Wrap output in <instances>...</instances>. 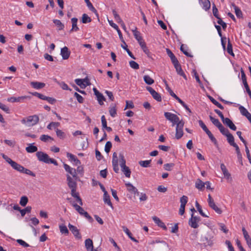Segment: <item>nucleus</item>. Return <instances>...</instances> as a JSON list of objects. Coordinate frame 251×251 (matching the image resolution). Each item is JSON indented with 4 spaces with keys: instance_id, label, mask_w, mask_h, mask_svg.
I'll use <instances>...</instances> for the list:
<instances>
[{
    "instance_id": "nucleus-2",
    "label": "nucleus",
    "mask_w": 251,
    "mask_h": 251,
    "mask_svg": "<svg viewBox=\"0 0 251 251\" xmlns=\"http://www.w3.org/2000/svg\"><path fill=\"white\" fill-rule=\"evenodd\" d=\"M36 155L39 161L41 162H43L47 164H53L55 166L58 165V163L55 159L50 158L49 155L44 152L41 151H37L36 153Z\"/></svg>"
},
{
    "instance_id": "nucleus-26",
    "label": "nucleus",
    "mask_w": 251,
    "mask_h": 251,
    "mask_svg": "<svg viewBox=\"0 0 251 251\" xmlns=\"http://www.w3.org/2000/svg\"><path fill=\"white\" fill-rule=\"evenodd\" d=\"M84 1H85L86 4H87V6H88V7L89 8V9L91 11H92L93 12H94L95 15L98 17H99V14L97 12V10L95 9V8L93 6L92 4L91 3V2L89 0H84Z\"/></svg>"
},
{
    "instance_id": "nucleus-37",
    "label": "nucleus",
    "mask_w": 251,
    "mask_h": 251,
    "mask_svg": "<svg viewBox=\"0 0 251 251\" xmlns=\"http://www.w3.org/2000/svg\"><path fill=\"white\" fill-rule=\"evenodd\" d=\"M122 170L124 172L126 176L127 177H129L130 176L131 171L129 168L126 166L122 167Z\"/></svg>"
},
{
    "instance_id": "nucleus-17",
    "label": "nucleus",
    "mask_w": 251,
    "mask_h": 251,
    "mask_svg": "<svg viewBox=\"0 0 251 251\" xmlns=\"http://www.w3.org/2000/svg\"><path fill=\"white\" fill-rule=\"evenodd\" d=\"M127 190L131 194H136L137 193L138 194L139 192H138V190L130 183H126L125 184Z\"/></svg>"
},
{
    "instance_id": "nucleus-41",
    "label": "nucleus",
    "mask_w": 251,
    "mask_h": 251,
    "mask_svg": "<svg viewBox=\"0 0 251 251\" xmlns=\"http://www.w3.org/2000/svg\"><path fill=\"white\" fill-rule=\"evenodd\" d=\"M206 133L208 136L209 138L211 140V141L215 145L218 146V143L217 141V140L216 138L214 137L212 133L210 130L209 131H207V132H206Z\"/></svg>"
},
{
    "instance_id": "nucleus-29",
    "label": "nucleus",
    "mask_w": 251,
    "mask_h": 251,
    "mask_svg": "<svg viewBox=\"0 0 251 251\" xmlns=\"http://www.w3.org/2000/svg\"><path fill=\"white\" fill-rule=\"evenodd\" d=\"M200 1V0H199ZM202 4V8L205 11L208 10L210 8V2L209 0H201Z\"/></svg>"
},
{
    "instance_id": "nucleus-35",
    "label": "nucleus",
    "mask_w": 251,
    "mask_h": 251,
    "mask_svg": "<svg viewBox=\"0 0 251 251\" xmlns=\"http://www.w3.org/2000/svg\"><path fill=\"white\" fill-rule=\"evenodd\" d=\"M143 78L145 83L148 85H151L154 82V80L148 75H144Z\"/></svg>"
},
{
    "instance_id": "nucleus-43",
    "label": "nucleus",
    "mask_w": 251,
    "mask_h": 251,
    "mask_svg": "<svg viewBox=\"0 0 251 251\" xmlns=\"http://www.w3.org/2000/svg\"><path fill=\"white\" fill-rule=\"evenodd\" d=\"M56 133L57 137L61 139H64L66 137L65 133L61 130L57 128L56 129Z\"/></svg>"
},
{
    "instance_id": "nucleus-5",
    "label": "nucleus",
    "mask_w": 251,
    "mask_h": 251,
    "mask_svg": "<svg viewBox=\"0 0 251 251\" xmlns=\"http://www.w3.org/2000/svg\"><path fill=\"white\" fill-rule=\"evenodd\" d=\"M184 125V122L182 120L180 122L176 124L175 137L177 140L180 139L183 135V128Z\"/></svg>"
},
{
    "instance_id": "nucleus-25",
    "label": "nucleus",
    "mask_w": 251,
    "mask_h": 251,
    "mask_svg": "<svg viewBox=\"0 0 251 251\" xmlns=\"http://www.w3.org/2000/svg\"><path fill=\"white\" fill-rule=\"evenodd\" d=\"M85 246L87 251H91L94 248L92 240L90 239H87L85 241Z\"/></svg>"
},
{
    "instance_id": "nucleus-34",
    "label": "nucleus",
    "mask_w": 251,
    "mask_h": 251,
    "mask_svg": "<svg viewBox=\"0 0 251 251\" xmlns=\"http://www.w3.org/2000/svg\"><path fill=\"white\" fill-rule=\"evenodd\" d=\"M92 20L90 17L86 14H83L82 16L81 22L83 24L90 23Z\"/></svg>"
},
{
    "instance_id": "nucleus-45",
    "label": "nucleus",
    "mask_w": 251,
    "mask_h": 251,
    "mask_svg": "<svg viewBox=\"0 0 251 251\" xmlns=\"http://www.w3.org/2000/svg\"><path fill=\"white\" fill-rule=\"evenodd\" d=\"M151 160H145V161H140L139 162V165L143 167H148L150 166V164H151Z\"/></svg>"
},
{
    "instance_id": "nucleus-9",
    "label": "nucleus",
    "mask_w": 251,
    "mask_h": 251,
    "mask_svg": "<svg viewBox=\"0 0 251 251\" xmlns=\"http://www.w3.org/2000/svg\"><path fill=\"white\" fill-rule=\"evenodd\" d=\"M68 227L75 238L78 239H80L81 238V235L79 232V230L76 226L71 225V224H69Z\"/></svg>"
},
{
    "instance_id": "nucleus-40",
    "label": "nucleus",
    "mask_w": 251,
    "mask_h": 251,
    "mask_svg": "<svg viewBox=\"0 0 251 251\" xmlns=\"http://www.w3.org/2000/svg\"><path fill=\"white\" fill-rule=\"evenodd\" d=\"M59 227L60 232L62 234H65L66 235H68L69 234V231L66 226L61 225L59 226Z\"/></svg>"
},
{
    "instance_id": "nucleus-3",
    "label": "nucleus",
    "mask_w": 251,
    "mask_h": 251,
    "mask_svg": "<svg viewBox=\"0 0 251 251\" xmlns=\"http://www.w3.org/2000/svg\"><path fill=\"white\" fill-rule=\"evenodd\" d=\"M39 121L38 116L34 115L23 118L21 120V123L27 126H31L36 125L39 122Z\"/></svg>"
},
{
    "instance_id": "nucleus-11",
    "label": "nucleus",
    "mask_w": 251,
    "mask_h": 251,
    "mask_svg": "<svg viewBox=\"0 0 251 251\" xmlns=\"http://www.w3.org/2000/svg\"><path fill=\"white\" fill-rule=\"evenodd\" d=\"M67 184L70 189L77 188V183L75 179H74L69 175H66Z\"/></svg>"
},
{
    "instance_id": "nucleus-42",
    "label": "nucleus",
    "mask_w": 251,
    "mask_h": 251,
    "mask_svg": "<svg viewBox=\"0 0 251 251\" xmlns=\"http://www.w3.org/2000/svg\"><path fill=\"white\" fill-rule=\"evenodd\" d=\"M28 201V199L26 196H22L21 198V200L20 201V204L22 206H25L26 205V204L27 203Z\"/></svg>"
},
{
    "instance_id": "nucleus-50",
    "label": "nucleus",
    "mask_w": 251,
    "mask_h": 251,
    "mask_svg": "<svg viewBox=\"0 0 251 251\" xmlns=\"http://www.w3.org/2000/svg\"><path fill=\"white\" fill-rule=\"evenodd\" d=\"M75 81L77 85L80 87L81 88L83 89L85 88V86L83 83V79L77 78L75 79Z\"/></svg>"
},
{
    "instance_id": "nucleus-51",
    "label": "nucleus",
    "mask_w": 251,
    "mask_h": 251,
    "mask_svg": "<svg viewBox=\"0 0 251 251\" xmlns=\"http://www.w3.org/2000/svg\"><path fill=\"white\" fill-rule=\"evenodd\" d=\"M143 50V51L147 54L148 57L149 58H152L151 56V53L148 49V47L146 46V44L144 45V46H142L141 47Z\"/></svg>"
},
{
    "instance_id": "nucleus-24",
    "label": "nucleus",
    "mask_w": 251,
    "mask_h": 251,
    "mask_svg": "<svg viewBox=\"0 0 251 251\" xmlns=\"http://www.w3.org/2000/svg\"><path fill=\"white\" fill-rule=\"evenodd\" d=\"M116 105L114 103H112L109 107V112L110 116L115 117L117 115Z\"/></svg>"
},
{
    "instance_id": "nucleus-48",
    "label": "nucleus",
    "mask_w": 251,
    "mask_h": 251,
    "mask_svg": "<svg viewBox=\"0 0 251 251\" xmlns=\"http://www.w3.org/2000/svg\"><path fill=\"white\" fill-rule=\"evenodd\" d=\"M119 157L121 167L122 168L124 166H126V159H125L123 154L120 153L119 154Z\"/></svg>"
},
{
    "instance_id": "nucleus-7",
    "label": "nucleus",
    "mask_w": 251,
    "mask_h": 251,
    "mask_svg": "<svg viewBox=\"0 0 251 251\" xmlns=\"http://www.w3.org/2000/svg\"><path fill=\"white\" fill-rule=\"evenodd\" d=\"M63 166L65 171L71 175L75 180H79L77 176L76 171L75 169L71 168L67 164H64Z\"/></svg>"
},
{
    "instance_id": "nucleus-28",
    "label": "nucleus",
    "mask_w": 251,
    "mask_h": 251,
    "mask_svg": "<svg viewBox=\"0 0 251 251\" xmlns=\"http://www.w3.org/2000/svg\"><path fill=\"white\" fill-rule=\"evenodd\" d=\"M208 205L217 214H221L222 213V210L216 205L214 201L208 204Z\"/></svg>"
},
{
    "instance_id": "nucleus-57",
    "label": "nucleus",
    "mask_w": 251,
    "mask_h": 251,
    "mask_svg": "<svg viewBox=\"0 0 251 251\" xmlns=\"http://www.w3.org/2000/svg\"><path fill=\"white\" fill-rule=\"evenodd\" d=\"M21 173L28 175L32 176H35V174L33 173L32 171L24 167H23V169L22 170V172Z\"/></svg>"
},
{
    "instance_id": "nucleus-63",
    "label": "nucleus",
    "mask_w": 251,
    "mask_h": 251,
    "mask_svg": "<svg viewBox=\"0 0 251 251\" xmlns=\"http://www.w3.org/2000/svg\"><path fill=\"white\" fill-rule=\"evenodd\" d=\"M174 165V163H167L164 165V168L165 170L170 171Z\"/></svg>"
},
{
    "instance_id": "nucleus-54",
    "label": "nucleus",
    "mask_w": 251,
    "mask_h": 251,
    "mask_svg": "<svg viewBox=\"0 0 251 251\" xmlns=\"http://www.w3.org/2000/svg\"><path fill=\"white\" fill-rule=\"evenodd\" d=\"M97 100L99 102V103L101 105H103V101L105 100V98L103 96V95L101 93L99 96H97Z\"/></svg>"
},
{
    "instance_id": "nucleus-30",
    "label": "nucleus",
    "mask_w": 251,
    "mask_h": 251,
    "mask_svg": "<svg viewBox=\"0 0 251 251\" xmlns=\"http://www.w3.org/2000/svg\"><path fill=\"white\" fill-rule=\"evenodd\" d=\"M221 169L225 177L228 178L230 176V173L228 172L226 166L224 164L222 163L221 164Z\"/></svg>"
},
{
    "instance_id": "nucleus-47",
    "label": "nucleus",
    "mask_w": 251,
    "mask_h": 251,
    "mask_svg": "<svg viewBox=\"0 0 251 251\" xmlns=\"http://www.w3.org/2000/svg\"><path fill=\"white\" fill-rule=\"evenodd\" d=\"M53 23L56 25L58 27L59 30H62L64 27V25L59 20H53Z\"/></svg>"
},
{
    "instance_id": "nucleus-12",
    "label": "nucleus",
    "mask_w": 251,
    "mask_h": 251,
    "mask_svg": "<svg viewBox=\"0 0 251 251\" xmlns=\"http://www.w3.org/2000/svg\"><path fill=\"white\" fill-rule=\"evenodd\" d=\"M173 65H174V67H175L177 74L178 75H180L183 76V77L186 80L187 79L186 75H185L184 73L183 72V70H182L181 65L179 63V62H177L176 63H175Z\"/></svg>"
},
{
    "instance_id": "nucleus-8",
    "label": "nucleus",
    "mask_w": 251,
    "mask_h": 251,
    "mask_svg": "<svg viewBox=\"0 0 251 251\" xmlns=\"http://www.w3.org/2000/svg\"><path fill=\"white\" fill-rule=\"evenodd\" d=\"M146 89L150 93L153 98L158 102L162 100V98L160 94L158 92H156L151 87L147 86Z\"/></svg>"
},
{
    "instance_id": "nucleus-4",
    "label": "nucleus",
    "mask_w": 251,
    "mask_h": 251,
    "mask_svg": "<svg viewBox=\"0 0 251 251\" xmlns=\"http://www.w3.org/2000/svg\"><path fill=\"white\" fill-rule=\"evenodd\" d=\"M75 209L79 213L80 215L83 216L85 217L90 222L92 223L93 222V219L92 217L89 215L87 212L85 211L84 209L80 207L76 203L73 204Z\"/></svg>"
},
{
    "instance_id": "nucleus-49",
    "label": "nucleus",
    "mask_w": 251,
    "mask_h": 251,
    "mask_svg": "<svg viewBox=\"0 0 251 251\" xmlns=\"http://www.w3.org/2000/svg\"><path fill=\"white\" fill-rule=\"evenodd\" d=\"M158 243H160V245L158 246V248L160 250H166L168 248V245L165 241H159Z\"/></svg>"
},
{
    "instance_id": "nucleus-33",
    "label": "nucleus",
    "mask_w": 251,
    "mask_h": 251,
    "mask_svg": "<svg viewBox=\"0 0 251 251\" xmlns=\"http://www.w3.org/2000/svg\"><path fill=\"white\" fill-rule=\"evenodd\" d=\"M209 118L212 123L218 128L221 127V126H222V124L220 122L218 119H215L211 115L209 116Z\"/></svg>"
},
{
    "instance_id": "nucleus-23",
    "label": "nucleus",
    "mask_w": 251,
    "mask_h": 251,
    "mask_svg": "<svg viewBox=\"0 0 251 251\" xmlns=\"http://www.w3.org/2000/svg\"><path fill=\"white\" fill-rule=\"evenodd\" d=\"M77 19L76 18H73L71 19V22L72 23V28L70 30V32L72 31H77L79 30V28L77 26Z\"/></svg>"
},
{
    "instance_id": "nucleus-1",
    "label": "nucleus",
    "mask_w": 251,
    "mask_h": 251,
    "mask_svg": "<svg viewBox=\"0 0 251 251\" xmlns=\"http://www.w3.org/2000/svg\"><path fill=\"white\" fill-rule=\"evenodd\" d=\"M215 233L212 230H207L201 236V245L204 249L212 248L215 243Z\"/></svg>"
},
{
    "instance_id": "nucleus-22",
    "label": "nucleus",
    "mask_w": 251,
    "mask_h": 251,
    "mask_svg": "<svg viewBox=\"0 0 251 251\" xmlns=\"http://www.w3.org/2000/svg\"><path fill=\"white\" fill-rule=\"evenodd\" d=\"M103 201L105 203L107 204L112 209H113L112 203L110 201V196L108 194L107 192H105L104 194H103Z\"/></svg>"
},
{
    "instance_id": "nucleus-64",
    "label": "nucleus",
    "mask_w": 251,
    "mask_h": 251,
    "mask_svg": "<svg viewBox=\"0 0 251 251\" xmlns=\"http://www.w3.org/2000/svg\"><path fill=\"white\" fill-rule=\"evenodd\" d=\"M244 238L246 241V243L249 247V248L251 250V238L250 235H248L247 236L244 237Z\"/></svg>"
},
{
    "instance_id": "nucleus-36",
    "label": "nucleus",
    "mask_w": 251,
    "mask_h": 251,
    "mask_svg": "<svg viewBox=\"0 0 251 251\" xmlns=\"http://www.w3.org/2000/svg\"><path fill=\"white\" fill-rule=\"evenodd\" d=\"M26 98V97H25V96L19 97L18 98H16V97H11V98L8 99V101L12 102H19L21 100H24V99H25Z\"/></svg>"
},
{
    "instance_id": "nucleus-58",
    "label": "nucleus",
    "mask_w": 251,
    "mask_h": 251,
    "mask_svg": "<svg viewBox=\"0 0 251 251\" xmlns=\"http://www.w3.org/2000/svg\"><path fill=\"white\" fill-rule=\"evenodd\" d=\"M221 127H219L218 129L223 135L226 136L229 133V130L225 128L223 125L221 126Z\"/></svg>"
},
{
    "instance_id": "nucleus-61",
    "label": "nucleus",
    "mask_w": 251,
    "mask_h": 251,
    "mask_svg": "<svg viewBox=\"0 0 251 251\" xmlns=\"http://www.w3.org/2000/svg\"><path fill=\"white\" fill-rule=\"evenodd\" d=\"M74 96L76 98L79 103H82L83 102L84 99L83 97L77 93L75 92L74 94Z\"/></svg>"
},
{
    "instance_id": "nucleus-16",
    "label": "nucleus",
    "mask_w": 251,
    "mask_h": 251,
    "mask_svg": "<svg viewBox=\"0 0 251 251\" xmlns=\"http://www.w3.org/2000/svg\"><path fill=\"white\" fill-rule=\"evenodd\" d=\"M67 156L69 158V159L71 161H73L75 165H79L81 164V162L78 158L74 155L72 153L68 152L67 153Z\"/></svg>"
},
{
    "instance_id": "nucleus-13",
    "label": "nucleus",
    "mask_w": 251,
    "mask_h": 251,
    "mask_svg": "<svg viewBox=\"0 0 251 251\" xmlns=\"http://www.w3.org/2000/svg\"><path fill=\"white\" fill-rule=\"evenodd\" d=\"M222 122L225 125H226L227 126H228L231 129L233 130H236V126L233 123L232 121L229 119L228 118H225Z\"/></svg>"
},
{
    "instance_id": "nucleus-18",
    "label": "nucleus",
    "mask_w": 251,
    "mask_h": 251,
    "mask_svg": "<svg viewBox=\"0 0 251 251\" xmlns=\"http://www.w3.org/2000/svg\"><path fill=\"white\" fill-rule=\"evenodd\" d=\"M10 160V164L11 166V167L15 170H17V171H19L20 173H21L22 172V170L23 169L24 167L18 164L16 162L13 161L12 160Z\"/></svg>"
},
{
    "instance_id": "nucleus-62",
    "label": "nucleus",
    "mask_w": 251,
    "mask_h": 251,
    "mask_svg": "<svg viewBox=\"0 0 251 251\" xmlns=\"http://www.w3.org/2000/svg\"><path fill=\"white\" fill-rule=\"evenodd\" d=\"M129 65L130 67L134 69H138L139 68V66L137 63L135 62L134 61H129Z\"/></svg>"
},
{
    "instance_id": "nucleus-31",
    "label": "nucleus",
    "mask_w": 251,
    "mask_h": 251,
    "mask_svg": "<svg viewBox=\"0 0 251 251\" xmlns=\"http://www.w3.org/2000/svg\"><path fill=\"white\" fill-rule=\"evenodd\" d=\"M226 136L227 137V142L230 146H233L234 145H236V144L234 142V138L231 133H229L226 135Z\"/></svg>"
},
{
    "instance_id": "nucleus-44",
    "label": "nucleus",
    "mask_w": 251,
    "mask_h": 251,
    "mask_svg": "<svg viewBox=\"0 0 251 251\" xmlns=\"http://www.w3.org/2000/svg\"><path fill=\"white\" fill-rule=\"evenodd\" d=\"M60 126V123L58 122H51L47 126V128L49 129H51L52 127L54 128H56Z\"/></svg>"
},
{
    "instance_id": "nucleus-46",
    "label": "nucleus",
    "mask_w": 251,
    "mask_h": 251,
    "mask_svg": "<svg viewBox=\"0 0 251 251\" xmlns=\"http://www.w3.org/2000/svg\"><path fill=\"white\" fill-rule=\"evenodd\" d=\"M31 209H32V208L31 206H28L26 207H25V209H21V212H20L21 216L22 217H24L26 213H30L31 212Z\"/></svg>"
},
{
    "instance_id": "nucleus-38",
    "label": "nucleus",
    "mask_w": 251,
    "mask_h": 251,
    "mask_svg": "<svg viewBox=\"0 0 251 251\" xmlns=\"http://www.w3.org/2000/svg\"><path fill=\"white\" fill-rule=\"evenodd\" d=\"M227 52L231 55L234 56V54L232 50V45L230 42L229 39H228V44L227 47Z\"/></svg>"
},
{
    "instance_id": "nucleus-56",
    "label": "nucleus",
    "mask_w": 251,
    "mask_h": 251,
    "mask_svg": "<svg viewBox=\"0 0 251 251\" xmlns=\"http://www.w3.org/2000/svg\"><path fill=\"white\" fill-rule=\"evenodd\" d=\"M21 173L28 175L32 176H35V174L33 173L32 171L24 167H23V169L22 170V172Z\"/></svg>"
},
{
    "instance_id": "nucleus-15",
    "label": "nucleus",
    "mask_w": 251,
    "mask_h": 251,
    "mask_svg": "<svg viewBox=\"0 0 251 251\" xmlns=\"http://www.w3.org/2000/svg\"><path fill=\"white\" fill-rule=\"evenodd\" d=\"M152 220L154 222L155 224H156L158 226L162 228L163 229L166 230L167 229V228L166 226H165V224L162 222L159 218L153 216L152 217Z\"/></svg>"
},
{
    "instance_id": "nucleus-52",
    "label": "nucleus",
    "mask_w": 251,
    "mask_h": 251,
    "mask_svg": "<svg viewBox=\"0 0 251 251\" xmlns=\"http://www.w3.org/2000/svg\"><path fill=\"white\" fill-rule=\"evenodd\" d=\"M40 140L44 142H47L49 139L53 140V139L50 136L48 135H42L40 138Z\"/></svg>"
},
{
    "instance_id": "nucleus-21",
    "label": "nucleus",
    "mask_w": 251,
    "mask_h": 251,
    "mask_svg": "<svg viewBox=\"0 0 251 251\" xmlns=\"http://www.w3.org/2000/svg\"><path fill=\"white\" fill-rule=\"evenodd\" d=\"M30 85L35 89H39L45 87V84L43 82L37 81H32L30 82Z\"/></svg>"
},
{
    "instance_id": "nucleus-32",
    "label": "nucleus",
    "mask_w": 251,
    "mask_h": 251,
    "mask_svg": "<svg viewBox=\"0 0 251 251\" xmlns=\"http://www.w3.org/2000/svg\"><path fill=\"white\" fill-rule=\"evenodd\" d=\"M38 148L36 146H33L32 144L27 147L25 148L26 151L28 153H33L37 151Z\"/></svg>"
},
{
    "instance_id": "nucleus-59",
    "label": "nucleus",
    "mask_w": 251,
    "mask_h": 251,
    "mask_svg": "<svg viewBox=\"0 0 251 251\" xmlns=\"http://www.w3.org/2000/svg\"><path fill=\"white\" fill-rule=\"evenodd\" d=\"M239 109L241 114L244 116H245L246 115L249 113L248 111L243 106H240L239 107Z\"/></svg>"
},
{
    "instance_id": "nucleus-6",
    "label": "nucleus",
    "mask_w": 251,
    "mask_h": 251,
    "mask_svg": "<svg viewBox=\"0 0 251 251\" xmlns=\"http://www.w3.org/2000/svg\"><path fill=\"white\" fill-rule=\"evenodd\" d=\"M164 116L168 120L172 123V126H174L181 121L176 115L170 112H165Z\"/></svg>"
},
{
    "instance_id": "nucleus-19",
    "label": "nucleus",
    "mask_w": 251,
    "mask_h": 251,
    "mask_svg": "<svg viewBox=\"0 0 251 251\" xmlns=\"http://www.w3.org/2000/svg\"><path fill=\"white\" fill-rule=\"evenodd\" d=\"M197 223V221L194 218V213H192L191 217L189 220V226L192 228H197L199 226Z\"/></svg>"
},
{
    "instance_id": "nucleus-60",
    "label": "nucleus",
    "mask_w": 251,
    "mask_h": 251,
    "mask_svg": "<svg viewBox=\"0 0 251 251\" xmlns=\"http://www.w3.org/2000/svg\"><path fill=\"white\" fill-rule=\"evenodd\" d=\"M188 201V197L186 196H183L180 198V202L181 203L180 205L185 206L186 204Z\"/></svg>"
},
{
    "instance_id": "nucleus-27",
    "label": "nucleus",
    "mask_w": 251,
    "mask_h": 251,
    "mask_svg": "<svg viewBox=\"0 0 251 251\" xmlns=\"http://www.w3.org/2000/svg\"><path fill=\"white\" fill-rule=\"evenodd\" d=\"M231 5L234 8V9L235 10V13L236 16L239 18H242L243 17L242 12L240 9V8L233 3L231 4Z\"/></svg>"
},
{
    "instance_id": "nucleus-53",
    "label": "nucleus",
    "mask_w": 251,
    "mask_h": 251,
    "mask_svg": "<svg viewBox=\"0 0 251 251\" xmlns=\"http://www.w3.org/2000/svg\"><path fill=\"white\" fill-rule=\"evenodd\" d=\"M212 12L213 15L217 18L218 19L220 16L218 14V10L215 4L213 3L212 4Z\"/></svg>"
},
{
    "instance_id": "nucleus-20",
    "label": "nucleus",
    "mask_w": 251,
    "mask_h": 251,
    "mask_svg": "<svg viewBox=\"0 0 251 251\" xmlns=\"http://www.w3.org/2000/svg\"><path fill=\"white\" fill-rule=\"evenodd\" d=\"M166 52L168 55L170 57L171 61L173 64L175 63H176L177 62H178V60L177 59L174 54L172 52V51L170 49H166Z\"/></svg>"
},
{
    "instance_id": "nucleus-39",
    "label": "nucleus",
    "mask_w": 251,
    "mask_h": 251,
    "mask_svg": "<svg viewBox=\"0 0 251 251\" xmlns=\"http://www.w3.org/2000/svg\"><path fill=\"white\" fill-rule=\"evenodd\" d=\"M205 183L202 182L200 179H198L196 182V187L198 189L201 190L204 188Z\"/></svg>"
},
{
    "instance_id": "nucleus-55",
    "label": "nucleus",
    "mask_w": 251,
    "mask_h": 251,
    "mask_svg": "<svg viewBox=\"0 0 251 251\" xmlns=\"http://www.w3.org/2000/svg\"><path fill=\"white\" fill-rule=\"evenodd\" d=\"M112 13H113V16L114 17L115 20L118 23L122 22V20L121 19L120 16L118 14V13H117V12L115 10H114V9L113 10Z\"/></svg>"
},
{
    "instance_id": "nucleus-14",
    "label": "nucleus",
    "mask_w": 251,
    "mask_h": 251,
    "mask_svg": "<svg viewBox=\"0 0 251 251\" xmlns=\"http://www.w3.org/2000/svg\"><path fill=\"white\" fill-rule=\"evenodd\" d=\"M70 53L71 52L67 47H64L61 49L60 54L61 55L62 58L64 60L69 58Z\"/></svg>"
},
{
    "instance_id": "nucleus-10",
    "label": "nucleus",
    "mask_w": 251,
    "mask_h": 251,
    "mask_svg": "<svg viewBox=\"0 0 251 251\" xmlns=\"http://www.w3.org/2000/svg\"><path fill=\"white\" fill-rule=\"evenodd\" d=\"M132 31L135 38L137 40L141 47L142 46L146 44L143 39L142 37L141 36V33L139 31L136 30H133Z\"/></svg>"
}]
</instances>
